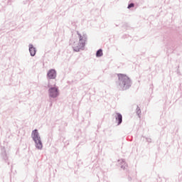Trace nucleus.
<instances>
[{
	"instance_id": "7",
	"label": "nucleus",
	"mask_w": 182,
	"mask_h": 182,
	"mask_svg": "<svg viewBox=\"0 0 182 182\" xmlns=\"http://www.w3.org/2000/svg\"><path fill=\"white\" fill-rule=\"evenodd\" d=\"M117 116L116 120L118 121V124H120L122 122L123 117H122V114H117Z\"/></svg>"
},
{
	"instance_id": "8",
	"label": "nucleus",
	"mask_w": 182,
	"mask_h": 182,
	"mask_svg": "<svg viewBox=\"0 0 182 182\" xmlns=\"http://www.w3.org/2000/svg\"><path fill=\"white\" fill-rule=\"evenodd\" d=\"M100 56H103V50L102 49L98 50L96 53L97 58H100Z\"/></svg>"
},
{
	"instance_id": "4",
	"label": "nucleus",
	"mask_w": 182,
	"mask_h": 182,
	"mask_svg": "<svg viewBox=\"0 0 182 182\" xmlns=\"http://www.w3.org/2000/svg\"><path fill=\"white\" fill-rule=\"evenodd\" d=\"M59 95V91L57 87H51L49 89V96L50 97H58Z\"/></svg>"
},
{
	"instance_id": "5",
	"label": "nucleus",
	"mask_w": 182,
	"mask_h": 182,
	"mask_svg": "<svg viewBox=\"0 0 182 182\" xmlns=\"http://www.w3.org/2000/svg\"><path fill=\"white\" fill-rule=\"evenodd\" d=\"M47 76L49 79H55L56 77V71L55 70H50Z\"/></svg>"
},
{
	"instance_id": "9",
	"label": "nucleus",
	"mask_w": 182,
	"mask_h": 182,
	"mask_svg": "<svg viewBox=\"0 0 182 182\" xmlns=\"http://www.w3.org/2000/svg\"><path fill=\"white\" fill-rule=\"evenodd\" d=\"M130 8H134V4L132 3L128 6V9H130Z\"/></svg>"
},
{
	"instance_id": "2",
	"label": "nucleus",
	"mask_w": 182,
	"mask_h": 182,
	"mask_svg": "<svg viewBox=\"0 0 182 182\" xmlns=\"http://www.w3.org/2000/svg\"><path fill=\"white\" fill-rule=\"evenodd\" d=\"M85 45H86V38L80 36L79 41L73 43V48L75 52H79L81 49L85 48Z\"/></svg>"
},
{
	"instance_id": "1",
	"label": "nucleus",
	"mask_w": 182,
	"mask_h": 182,
	"mask_svg": "<svg viewBox=\"0 0 182 182\" xmlns=\"http://www.w3.org/2000/svg\"><path fill=\"white\" fill-rule=\"evenodd\" d=\"M118 77L121 87H123L124 89H129V87H130L132 82L127 75L124 74H118Z\"/></svg>"
},
{
	"instance_id": "6",
	"label": "nucleus",
	"mask_w": 182,
	"mask_h": 182,
	"mask_svg": "<svg viewBox=\"0 0 182 182\" xmlns=\"http://www.w3.org/2000/svg\"><path fill=\"white\" fill-rule=\"evenodd\" d=\"M29 52L31 56H35L36 55V48H33V45L29 46Z\"/></svg>"
},
{
	"instance_id": "3",
	"label": "nucleus",
	"mask_w": 182,
	"mask_h": 182,
	"mask_svg": "<svg viewBox=\"0 0 182 182\" xmlns=\"http://www.w3.org/2000/svg\"><path fill=\"white\" fill-rule=\"evenodd\" d=\"M31 137L34 140L36 143V147L41 150L43 147L42 145V141H41V136H39V132H38L37 129H35L32 132Z\"/></svg>"
}]
</instances>
